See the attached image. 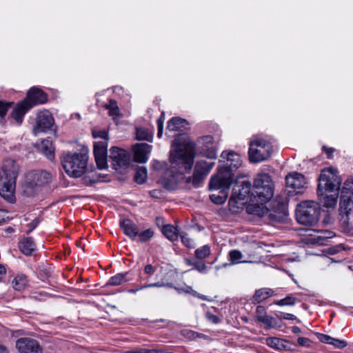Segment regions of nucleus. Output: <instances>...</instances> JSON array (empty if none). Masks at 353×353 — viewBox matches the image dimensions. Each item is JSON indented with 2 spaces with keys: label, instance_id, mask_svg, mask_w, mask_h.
<instances>
[{
  "label": "nucleus",
  "instance_id": "1",
  "mask_svg": "<svg viewBox=\"0 0 353 353\" xmlns=\"http://www.w3.org/2000/svg\"><path fill=\"white\" fill-rule=\"evenodd\" d=\"M195 155V144L189 136L187 134L176 136L170 150L171 165L161 176V184L169 190L175 188L183 178V174L191 170Z\"/></svg>",
  "mask_w": 353,
  "mask_h": 353
},
{
  "label": "nucleus",
  "instance_id": "2",
  "mask_svg": "<svg viewBox=\"0 0 353 353\" xmlns=\"http://www.w3.org/2000/svg\"><path fill=\"white\" fill-rule=\"evenodd\" d=\"M274 185L268 174H258L254 180L252 198L246 206L250 214L263 216L268 213L265 203L273 196Z\"/></svg>",
  "mask_w": 353,
  "mask_h": 353
},
{
  "label": "nucleus",
  "instance_id": "3",
  "mask_svg": "<svg viewBox=\"0 0 353 353\" xmlns=\"http://www.w3.org/2000/svg\"><path fill=\"white\" fill-rule=\"evenodd\" d=\"M234 182L231 171L224 168H219L217 173L211 176L209 183L210 190H220L219 194H212L210 200L215 204L224 203L228 196V191Z\"/></svg>",
  "mask_w": 353,
  "mask_h": 353
},
{
  "label": "nucleus",
  "instance_id": "4",
  "mask_svg": "<svg viewBox=\"0 0 353 353\" xmlns=\"http://www.w3.org/2000/svg\"><path fill=\"white\" fill-rule=\"evenodd\" d=\"M88 154L85 152H68L61 157L65 172L72 177H80L85 172Z\"/></svg>",
  "mask_w": 353,
  "mask_h": 353
},
{
  "label": "nucleus",
  "instance_id": "5",
  "mask_svg": "<svg viewBox=\"0 0 353 353\" xmlns=\"http://www.w3.org/2000/svg\"><path fill=\"white\" fill-rule=\"evenodd\" d=\"M1 170L5 175V181L0 185V195L5 199L12 201L15 190L18 165L11 159L4 160Z\"/></svg>",
  "mask_w": 353,
  "mask_h": 353
},
{
  "label": "nucleus",
  "instance_id": "6",
  "mask_svg": "<svg viewBox=\"0 0 353 353\" xmlns=\"http://www.w3.org/2000/svg\"><path fill=\"white\" fill-rule=\"evenodd\" d=\"M320 205L314 201H304L299 203L296 208V219L303 225L312 226L319 219Z\"/></svg>",
  "mask_w": 353,
  "mask_h": 353
},
{
  "label": "nucleus",
  "instance_id": "7",
  "mask_svg": "<svg viewBox=\"0 0 353 353\" xmlns=\"http://www.w3.org/2000/svg\"><path fill=\"white\" fill-rule=\"evenodd\" d=\"M200 176L207 174L214 167V160L217 157L216 148L214 145L213 138L206 136L200 139Z\"/></svg>",
  "mask_w": 353,
  "mask_h": 353
},
{
  "label": "nucleus",
  "instance_id": "8",
  "mask_svg": "<svg viewBox=\"0 0 353 353\" xmlns=\"http://www.w3.org/2000/svg\"><path fill=\"white\" fill-rule=\"evenodd\" d=\"M273 153L271 143L265 139L254 137L250 142L249 159L252 163L268 160Z\"/></svg>",
  "mask_w": 353,
  "mask_h": 353
},
{
  "label": "nucleus",
  "instance_id": "9",
  "mask_svg": "<svg viewBox=\"0 0 353 353\" xmlns=\"http://www.w3.org/2000/svg\"><path fill=\"white\" fill-rule=\"evenodd\" d=\"M341 179L332 168L322 170L319 178L318 192H338L341 184Z\"/></svg>",
  "mask_w": 353,
  "mask_h": 353
},
{
  "label": "nucleus",
  "instance_id": "10",
  "mask_svg": "<svg viewBox=\"0 0 353 353\" xmlns=\"http://www.w3.org/2000/svg\"><path fill=\"white\" fill-rule=\"evenodd\" d=\"M252 184L250 181H242L240 185L234 187L232 194L228 201L230 210L233 212H238L242 208V203L250 194Z\"/></svg>",
  "mask_w": 353,
  "mask_h": 353
},
{
  "label": "nucleus",
  "instance_id": "11",
  "mask_svg": "<svg viewBox=\"0 0 353 353\" xmlns=\"http://www.w3.org/2000/svg\"><path fill=\"white\" fill-rule=\"evenodd\" d=\"M286 186L290 191L298 194L303 192L306 188L307 181L301 173L292 172L285 176Z\"/></svg>",
  "mask_w": 353,
  "mask_h": 353
},
{
  "label": "nucleus",
  "instance_id": "12",
  "mask_svg": "<svg viewBox=\"0 0 353 353\" xmlns=\"http://www.w3.org/2000/svg\"><path fill=\"white\" fill-rule=\"evenodd\" d=\"M54 124V119L51 113L48 110H43L38 113L36 125L33 132L37 136L40 132H46L50 130Z\"/></svg>",
  "mask_w": 353,
  "mask_h": 353
},
{
  "label": "nucleus",
  "instance_id": "13",
  "mask_svg": "<svg viewBox=\"0 0 353 353\" xmlns=\"http://www.w3.org/2000/svg\"><path fill=\"white\" fill-rule=\"evenodd\" d=\"M221 158L222 159L224 164L219 166V168H224L228 169L231 171L233 175L232 170L237 169L242 164L241 156L238 153L232 150L223 151L221 154ZM219 170V169H218V170Z\"/></svg>",
  "mask_w": 353,
  "mask_h": 353
},
{
  "label": "nucleus",
  "instance_id": "14",
  "mask_svg": "<svg viewBox=\"0 0 353 353\" xmlns=\"http://www.w3.org/2000/svg\"><path fill=\"white\" fill-rule=\"evenodd\" d=\"M110 158L112 160V165L116 170L128 166L130 162L128 153L125 150L117 147H113L110 149Z\"/></svg>",
  "mask_w": 353,
  "mask_h": 353
},
{
  "label": "nucleus",
  "instance_id": "15",
  "mask_svg": "<svg viewBox=\"0 0 353 353\" xmlns=\"http://www.w3.org/2000/svg\"><path fill=\"white\" fill-rule=\"evenodd\" d=\"M16 347L19 353H42L39 343L30 338H21L16 342Z\"/></svg>",
  "mask_w": 353,
  "mask_h": 353
},
{
  "label": "nucleus",
  "instance_id": "16",
  "mask_svg": "<svg viewBox=\"0 0 353 353\" xmlns=\"http://www.w3.org/2000/svg\"><path fill=\"white\" fill-rule=\"evenodd\" d=\"M107 147L105 140L96 141L94 143V154L98 168L101 170L106 168L107 165Z\"/></svg>",
  "mask_w": 353,
  "mask_h": 353
},
{
  "label": "nucleus",
  "instance_id": "17",
  "mask_svg": "<svg viewBox=\"0 0 353 353\" xmlns=\"http://www.w3.org/2000/svg\"><path fill=\"white\" fill-rule=\"evenodd\" d=\"M341 207L345 206V209L353 205V178L347 179L341 191V201L340 202Z\"/></svg>",
  "mask_w": 353,
  "mask_h": 353
},
{
  "label": "nucleus",
  "instance_id": "18",
  "mask_svg": "<svg viewBox=\"0 0 353 353\" xmlns=\"http://www.w3.org/2000/svg\"><path fill=\"white\" fill-rule=\"evenodd\" d=\"M152 150V145L148 143H137L132 148L134 159L139 163H145Z\"/></svg>",
  "mask_w": 353,
  "mask_h": 353
},
{
  "label": "nucleus",
  "instance_id": "19",
  "mask_svg": "<svg viewBox=\"0 0 353 353\" xmlns=\"http://www.w3.org/2000/svg\"><path fill=\"white\" fill-rule=\"evenodd\" d=\"M47 99V95L41 90L32 88L28 91L27 97L24 101H28V105H31L32 108L36 105L46 103Z\"/></svg>",
  "mask_w": 353,
  "mask_h": 353
},
{
  "label": "nucleus",
  "instance_id": "20",
  "mask_svg": "<svg viewBox=\"0 0 353 353\" xmlns=\"http://www.w3.org/2000/svg\"><path fill=\"white\" fill-rule=\"evenodd\" d=\"M30 184L41 186L48 183L51 180V175L46 171H35L30 175Z\"/></svg>",
  "mask_w": 353,
  "mask_h": 353
},
{
  "label": "nucleus",
  "instance_id": "21",
  "mask_svg": "<svg viewBox=\"0 0 353 353\" xmlns=\"http://www.w3.org/2000/svg\"><path fill=\"white\" fill-rule=\"evenodd\" d=\"M120 227L123 233L132 240H134L138 235V227L130 219H124L120 221Z\"/></svg>",
  "mask_w": 353,
  "mask_h": 353
},
{
  "label": "nucleus",
  "instance_id": "22",
  "mask_svg": "<svg viewBox=\"0 0 353 353\" xmlns=\"http://www.w3.org/2000/svg\"><path fill=\"white\" fill-rule=\"evenodd\" d=\"M31 108V105H28V101H23L18 103L12 112V118L21 124L26 113Z\"/></svg>",
  "mask_w": 353,
  "mask_h": 353
},
{
  "label": "nucleus",
  "instance_id": "23",
  "mask_svg": "<svg viewBox=\"0 0 353 353\" xmlns=\"http://www.w3.org/2000/svg\"><path fill=\"white\" fill-rule=\"evenodd\" d=\"M325 192V191L318 192L323 205L326 208L334 207L337 202L338 192H330V194H327Z\"/></svg>",
  "mask_w": 353,
  "mask_h": 353
},
{
  "label": "nucleus",
  "instance_id": "24",
  "mask_svg": "<svg viewBox=\"0 0 353 353\" xmlns=\"http://www.w3.org/2000/svg\"><path fill=\"white\" fill-rule=\"evenodd\" d=\"M39 150L48 159H53L54 148L51 140L46 139L42 141L39 145Z\"/></svg>",
  "mask_w": 353,
  "mask_h": 353
},
{
  "label": "nucleus",
  "instance_id": "25",
  "mask_svg": "<svg viewBox=\"0 0 353 353\" xmlns=\"http://www.w3.org/2000/svg\"><path fill=\"white\" fill-rule=\"evenodd\" d=\"M20 250L26 255H30L35 249V245L32 238L28 237L19 243Z\"/></svg>",
  "mask_w": 353,
  "mask_h": 353
},
{
  "label": "nucleus",
  "instance_id": "26",
  "mask_svg": "<svg viewBox=\"0 0 353 353\" xmlns=\"http://www.w3.org/2000/svg\"><path fill=\"white\" fill-rule=\"evenodd\" d=\"M259 322L263 323L267 329L281 327V323L276 319V318L268 314L263 316H259Z\"/></svg>",
  "mask_w": 353,
  "mask_h": 353
},
{
  "label": "nucleus",
  "instance_id": "27",
  "mask_svg": "<svg viewBox=\"0 0 353 353\" xmlns=\"http://www.w3.org/2000/svg\"><path fill=\"white\" fill-rule=\"evenodd\" d=\"M273 290L270 288H262L256 290L253 296L254 301L256 303H261L273 295Z\"/></svg>",
  "mask_w": 353,
  "mask_h": 353
},
{
  "label": "nucleus",
  "instance_id": "28",
  "mask_svg": "<svg viewBox=\"0 0 353 353\" xmlns=\"http://www.w3.org/2000/svg\"><path fill=\"white\" fill-rule=\"evenodd\" d=\"M162 232L167 239L172 241L177 240L179 236L178 229L171 225H165Z\"/></svg>",
  "mask_w": 353,
  "mask_h": 353
},
{
  "label": "nucleus",
  "instance_id": "29",
  "mask_svg": "<svg viewBox=\"0 0 353 353\" xmlns=\"http://www.w3.org/2000/svg\"><path fill=\"white\" fill-rule=\"evenodd\" d=\"M128 275V273H119L113 276H112L108 281L107 285H121L127 281H129L130 279H127L126 276Z\"/></svg>",
  "mask_w": 353,
  "mask_h": 353
},
{
  "label": "nucleus",
  "instance_id": "30",
  "mask_svg": "<svg viewBox=\"0 0 353 353\" xmlns=\"http://www.w3.org/2000/svg\"><path fill=\"white\" fill-rule=\"evenodd\" d=\"M27 284L28 279L27 276L24 274L17 275L12 281L13 288L16 290H22L26 288Z\"/></svg>",
  "mask_w": 353,
  "mask_h": 353
},
{
  "label": "nucleus",
  "instance_id": "31",
  "mask_svg": "<svg viewBox=\"0 0 353 353\" xmlns=\"http://www.w3.org/2000/svg\"><path fill=\"white\" fill-rule=\"evenodd\" d=\"M136 137L138 140L152 141L153 136L152 132L150 130L143 128H137Z\"/></svg>",
  "mask_w": 353,
  "mask_h": 353
},
{
  "label": "nucleus",
  "instance_id": "32",
  "mask_svg": "<svg viewBox=\"0 0 353 353\" xmlns=\"http://www.w3.org/2000/svg\"><path fill=\"white\" fill-rule=\"evenodd\" d=\"M105 108L108 110L109 116L114 119L119 116V109L115 100L110 99L108 103L105 105Z\"/></svg>",
  "mask_w": 353,
  "mask_h": 353
},
{
  "label": "nucleus",
  "instance_id": "33",
  "mask_svg": "<svg viewBox=\"0 0 353 353\" xmlns=\"http://www.w3.org/2000/svg\"><path fill=\"white\" fill-rule=\"evenodd\" d=\"M148 176V172L145 167H139L134 174V181L139 184H143L145 182Z\"/></svg>",
  "mask_w": 353,
  "mask_h": 353
},
{
  "label": "nucleus",
  "instance_id": "34",
  "mask_svg": "<svg viewBox=\"0 0 353 353\" xmlns=\"http://www.w3.org/2000/svg\"><path fill=\"white\" fill-rule=\"evenodd\" d=\"M185 122V120L180 118H173L169 121L167 126V129L170 131H175L179 130L183 127V123Z\"/></svg>",
  "mask_w": 353,
  "mask_h": 353
},
{
  "label": "nucleus",
  "instance_id": "35",
  "mask_svg": "<svg viewBox=\"0 0 353 353\" xmlns=\"http://www.w3.org/2000/svg\"><path fill=\"white\" fill-rule=\"evenodd\" d=\"M284 341L277 337H269L266 339V344L274 349L281 350L284 347Z\"/></svg>",
  "mask_w": 353,
  "mask_h": 353
},
{
  "label": "nucleus",
  "instance_id": "36",
  "mask_svg": "<svg viewBox=\"0 0 353 353\" xmlns=\"http://www.w3.org/2000/svg\"><path fill=\"white\" fill-rule=\"evenodd\" d=\"M230 261L232 264H238L240 263H247L245 260H243L242 253L236 250H233L229 253Z\"/></svg>",
  "mask_w": 353,
  "mask_h": 353
},
{
  "label": "nucleus",
  "instance_id": "37",
  "mask_svg": "<svg viewBox=\"0 0 353 353\" xmlns=\"http://www.w3.org/2000/svg\"><path fill=\"white\" fill-rule=\"evenodd\" d=\"M154 236V231L152 229H148L143 232L138 231V241L139 242H146Z\"/></svg>",
  "mask_w": 353,
  "mask_h": 353
},
{
  "label": "nucleus",
  "instance_id": "38",
  "mask_svg": "<svg viewBox=\"0 0 353 353\" xmlns=\"http://www.w3.org/2000/svg\"><path fill=\"white\" fill-rule=\"evenodd\" d=\"M11 103L0 101V123H3L7 112L10 108Z\"/></svg>",
  "mask_w": 353,
  "mask_h": 353
},
{
  "label": "nucleus",
  "instance_id": "39",
  "mask_svg": "<svg viewBox=\"0 0 353 353\" xmlns=\"http://www.w3.org/2000/svg\"><path fill=\"white\" fill-rule=\"evenodd\" d=\"M296 303V298L292 296H288L287 297L278 300L274 302V303L279 306H283V305H293Z\"/></svg>",
  "mask_w": 353,
  "mask_h": 353
},
{
  "label": "nucleus",
  "instance_id": "40",
  "mask_svg": "<svg viewBox=\"0 0 353 353\" xmlns=\"http://www.w3.org/2000/svg\"><path fill=\"white\" fill-rule=\"evenodd\" d=\"M186 183L192 184L193 187L197 188L199 186V172L196 165L194 167V174L192 177L186 178Z\"/></svg>",
  "mask_w": 353,
  "mask_h": 353
},
{
  "label": "nucleus",
  "instance_id": "41",
  "mask_svg": "<svg viewBox=\"0 0 353 353\" xmlns=\"http://www.w3.org/2000/svg\"><path fill=\"white\" fill-rule=\"evenodd\" d=\"M214 312H216V308L212 306L210 311L206 312L205 316L209 321L217 323L219 322V318L214 314Z\"/></svg>",
  "mask_w": 353,
  "mask_h": 353
},
{
  "label": "nucleus",
  "instance_id": "42",
  "mask_svg": "<svg viewBox=\"0 0 353 353\" xmlns=\"http://www.w3.org/2000/svg\"><path fill=\"white\" fill-rule=\"evenodd\" d=\"M92 136L94 139H101V141L105 140L108 142V134L105 130H92Z\"/></svg>",
  "mask_w": 353,
  "mask_h": 353
},
{
  "label": "nucleus",
  "instance_id": "43",
  "mask_svg": "<svg viewBox=\"0 0 353 353\" xmlns=\"http://www.w3.org/2000/svg\"><path fill=\"white\" fill-rule=\"evenodd\" d=\"M182 243L188 248H191L194 245V242L186 234H180Z\"/></svg>",
  "mask_w": 353,
  "mask_h": 353
},
{
  "label": "nucleus",
  "instance_id": "44",
  "mask_svg": "<svg viewBox=\"0 0 353 353\" xmlns=\"http://www.w3.org/2000/svg\"><path fill=\"white\" fill-rule=\"evenodd\" d=\"M333 345L335 347L342 349L347 346V343L346 341L338 339H332V341L330 343Z\"/></svg>",
  "mask_w": 353,
  "mask_h": 353
},
{
  "label": "nucleus",
  "instance_id": "45",
  "mask_svg": "<svg viewBox=\"0 0 353 353\" xmlns=\"http://www.w3.org/2000/svg\"><path fill=\"white\" fill-rule=\"evenodd\" d=\"M163 121H164V116L163 113L161 114V117L157 120V125H158V137H161L163 133Z\"/></svg>",
  "mask_w": 353,
  "mask_h": 353
},
{
  "label": "nucleus",
  "instance_id": "46",
  "mask_svg": "<svg viewBox=\"0 0 353 353\" xmlns=\"http://www.w3.org/2000/svg\"><path fill=\"white\" fill-rule=\"evenodd\" d=\"M167 284L164 282H157V283H152L149 284L143 285L141 286V289H145L148 288H161L166 286Z\"/></svg>",
  "mask_w": 353,
  "mask_h": 353
},
{
  "label": "nucleus",
  "instance_id": "47",
  "mask_svg": "<svg viewBox=\"0 0 353 353\" xmlns=\"http://www.w3.org/2000/svg\"><path fill=\"white\" fill-rule=\"evenodd\" d=\"M40 219L39 218H35L34 220H32L29 224H28V233H30L32 231H33L37 227V225H39V223H40Z\"/></svg>",
  "mask_w": 353,
  "mask_h": 353
},
{
  "label": "nucleus",
  "instance_id": "48",
  "mask_svg": "<svg viewBox=\"0 0 353 353\" xmlns=\"http://www.w3.org/2000/svg\"><path fill=\"white\" fill-rule=\"evenodd\" d=\"M268 314L265 311V308L263 306L259 305L256 310V318L259 321V316H266Z\"/></svg>",
  "mask_w": 353,
  "mask_h": 353
},
{
  "label": "nucleus",
  "instance_id": "49",
  "mask_svg": "<svg viewBox=\"0 0 353 353\" xmlns=\"http://www.w3.org/2000/svg\"><path fill=\"white\" fill-rule=\"evenodd\" d=\"M318 339L322 343L330 344L332 341L333 338L326 334H319L318 336Z\"/></svg>",
  "mask_w": 353,
  "mask_h": 353
},
{
  "label": "nucleus",
  "instance_id": "50",
  "mask_svg": "<svg viewBox=\"0 0 353 353\" xmlns=\"http://www.w3.org/2000/svg\"><path fill=\"white\" fill-rule=\"evenodd\" d=\"M210 254V247L208 245H204L201 250H200V259L205 258L208 256Z\"/></svg>",
  "mask_w": 353,
  "mask_h": 353
},
{
  "label": "nucleus",
  "instance_id": "51",
  "mask_svg": "<svg viewBox=\"0 0 353 353\" xmlns=\"http://www.w3.org/2000/svg\"><path fill=\"white\" fill-rule=\"evenodd\" d=\"M155 270V268L150 264L147 265L144 268L145 274H148L150 276L154 273Z\"/></svg>",
  "mask_w": 353,
  "mask_h": 353
},
{
  "label": "nucleus",
  "instance_id": "52",
  "mask_svg": "<svg viewBox=\"0 0 353 353\" xmlns=\"http://www.w3.org/2000/svg\"><path fill=\"white\" fill-rule=\"evenodd\" d=\"M298 343L301 346H309V339L304 337H300L298 339Z\"/></svg>",
  "mask_w": 353,
  "mask_h": 353
},
{
  "label": "nucleus",
  "instance_id": "53",
  "mask_svg": "<svg viewBox=\"0 0 353 353\" xmlns=\"http://www.w3.org/2000/svg\"><path fill=\"white\" fill-rule=\"evenodd\" d=\"M162 167V163L160 161L154 160L152 161V168L154 170H159Z\"/></svg>",
  "mask_w": 353,
  "mask_h": 353
},
{
  "label": "nucleus",
  "instance_id": "54",
  "mask_svg": "<svg viewBox=\"0 0 353 353\" xmlns=\"http://www.w3.org/2000/svg\"><path fill=\"white\" fill-rule=\"evenodd\" d=\"M283 319L295 320L296 316L294 314L285 313V314H283Z\"/></svg>",
  "mask_w": 353,
  "mask_h": 353
},
{
  "label": "nucleus",
  "instance_id": "55",
  "mask_svg": "<svg viewBox=\"0 0 353 353\" xmlns=\"http://www.w3.org/2000/svg\"><path fill=\"white\" fill-rule=\"evenodd\" d=\"M321 233L322 234V235L319 236L320 237L326 238V239L332 237V232H331L324 231V232H321Z\"/></svg>",
  "mask_w": 353,
  "mask_h": 353
},
{
  "label": "nucleus",
  "instance_id": "56",
  "mask_svg": "<svg viewBox=\"0 0 353 353\" xmlns=\"http://www.w3.org/2000/svg\"><path fill=\"white\" fill-rule=\"evenodd\" d=\"M323 150L327 153V157L330 158L332 157V154L333 152L332 148H327L325 147H323Z\"/></svg>",
  "mask_w": 353,
  "mask_h": 353
},
{
  "label": "nucleus",
  "instance_id": "57",
  "mask_svg": "<svg viewBox=\"0 0 353 353\" xmlns=\"http://www.w3.org/2000/svg\"><path fill=\"white\" fill-rule=\"evenodd\" d=\"M183 332H184V333L185 332L187 333L188 339H194L195 338L196 333H194V332H193L192 331H188V330H184Z\"/></svg>",
  "mask_w": 353,
  "mask_h": 353
},
{
  "label": "nucleus",
  "instance_id": "58",
  "mask_svg": "<svg viewBox=\"0 0 353 353\" xmlns=\"http://www.w3.org/2000/svg\"><path fill=\"white\" fill-rule=\"evenodd\" d=\"M142 289H141V286L137 289H129L128 290V292L129 293H131V294H135L137 293L138 291L139 290H141Z\"/></svg>",
  "mask_w": 353,
  "mask_h": 353
},
{
  "label": "nucleus",
  "instance_id": "59",
  "mask_svg": "<svg viewBox=\"0 0 353 353\" xmlns=\"http://www.w3.org/2000/svg\"><path fill=\"white\" fill-rule=\"evenodd\" d=\"M6 269L5 266L2 264H0V274H6Z\"/></svg>",
  "mask_w": 353,
  "mask_h": 353
},
{
  "label": "nucleus",
  "instance_id": "60",
  "mask_svg": "<svg viewBox=\"0 0 353 353\" xmlns=\"http://www.w3.org/2000/svg\"><path fill=\"white\" fill-rule=\"evenodd\" d=\"M0 353H8V351L5 346L0 345Z\"/></svg>",
  "mask_w": 353,
  "mask_h": 353
},
{
  "label": "nucleus",
  "instance_id": "61",
  "mask_svg": "<svg viewBox=\"0 0 353 353\" xmlns=\"http://www.w3.org/2000/svg\"><path fill=\"white\" fill-rule=\"evenodd\" d=\"M285 313H283V312H278L275 314L276 316L278 318V319H283V314H285Z\"/></svg>",
  "mask_w": 353,
  "mask_h": 353
},
{
  "label": "nucleus",
  "instance_id": "62",
  "mask_svg": "<svg viewBox=\"0 0 353 353\" xmlns=\"http://www.w3.org/2000/svg\"><path fill=\"white\" fill-rule=\"evenodd\" d=\"M292 332L294 333H299L301 332V329L297 326H294L292 327Z\"/></svg>",
  "mask_w": 353,
  "mask_h": 353
},
{
  "label": "nucleus",
  "instance_id": "63",
  "mask_svg": "<svg viewBox=\"0 0 353 353\" xmlns=\"http://www.w3.org/2000/svg\"><path fill=\"white\" fill-rule=\"evenodd\" d=\"M200 299L205 300V301H208L209 302H212L213 301L212 299H208L206 296H201V295H200Z\"/></svg>",
  "mask_w": 353,
  "mask_h": 353
},
{
  "label": "nucleus",
  "instance_id": "64",
  "mask_svg": "<svg viewBox=\"0 0 353 353\" xmlns=\"http://www.w3.org/2000/svg\"><path fill=\"white\" fill-rule=\"evenodd\" d=\"M195 255L197 256L199 255V250H195Z\"/></svg>",
  "mask_w": 353,
  "mask_h": 353
}]
</instances>
